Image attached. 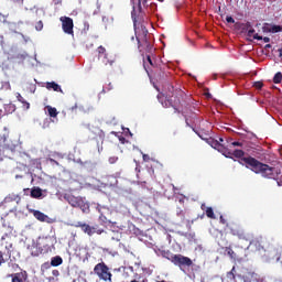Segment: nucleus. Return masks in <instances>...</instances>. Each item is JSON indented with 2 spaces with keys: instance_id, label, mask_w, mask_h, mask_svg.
Listing matches in <instances>:
<instances>
[{
  "instance_id": "obj_1",
  "label": "nucleus",
  "mask_w": 282,
  "mask_h": 282,
  "mask_svg": "<svg viewBox=\"0 0 282 282\" xmlns=\"http://www.w3.org/2000/svg\"><path fill=\"white\" fill-rule=\"evenodd\" d=\"M131 17L133 21L135 39L138 41L139 52L141 54H144V52L145 54H151V52H153V44H151V34H149V30H147V26L142 24V19L135 12V7H133Z\"/></svg>"
},
{
  "instance_id": "obj_2",
  "label": "nucleus",
  "mask_w": 282,
  "mask_h": 282,
  "mask_svg": "<svg viewBox=\"0 0 282 282\" xmlns=\"http://www.w3.org/2000/svg\"><path fill=\"white\" fill-rule=\"evenodd\" d=\"M242 162H245L246 169H250V171L265 180H275L276 182L281 180V171L276 170V167L262 163L252 156L242 159Z\"/></svg>"
},
{
  "instance_id": "obj_3",
  "label": "nucleus",
  "mask_w": 282,
  "mask_h": 282,
  "mask_svg": "<svg viewBox=\"0 0 282 282\" xmlns=\"http://www.w3.org/2000/svg\"><path fill=\"white\" fill-rule=\"evenodd\" d=\"M164 95L159 94L158 95V100L159 102H161L162 107H164L165 109H169L170 107L174 108V113H180V109H177V107H180L181 100H180V96L177 95H167L165 97V100H163Z\"/></svg>"
},
{
  "instance_id": "obj_4",
  "label": "nucleus",
  "mask_w": 282,
  "mask_h": 282,
  "mask_svg": "<svg viewBox=\"0 0 282 282\" xmlns=\"http://www.w3.org/2000/svg\"><path fill=\"white\" fill-rule=\"evenodd\" d=\"M94 273L100 281H112L113 274L109 270V267L105 262H99L94 268Z\"/></svg>"
},
{
  "instance_id": "obj_5",
  "label": "nucleus",
  "mask_w": 282,
  "mask_h": 282,
  "mask_svg": "<svg viewBox=\"0 0 282 282\" xmlns=\"http://www.w3.org/2000/svg\"><path fill=\"white\" fill-rule=\"evenodd\" d=\"M70 226L73 228H80V230H83L85 235H88V237H93V235H102L105 232L104 229H97L96 227L83 221L73 223Z\"/></svg>"
},
{
  "instance_id": "obj_6",
  "label": "nucleus",
  "mask_w": 282,
  "mask_h": 282,
  "mask_svg": "<svg viewBox=\"0 0 282 282\" xmlns=\"http://www.w3.org/2000/svg\"><path fill=\"white\" fill-rule=\"evenodd\" d=\"M97 52H98V59L101 61V63H104L105 65H110L111 67L116 63V57H113L112 55H109L105 46H98Z\"/></svg>"
},
{
  "instance_id": "obj_7",
  "label": "nucleus",
  "mask_w": 282,
  "mask_h": 282,
  "mask_svg": "<svg viewBox=\"0 0 282 282\" xmlns=\"http://www.w3.org/2000/svg\"><path fill=\"white\" fill-rule=\"evenodd\" d=\"M172 263L182 270V268H191L193 260L182 254H175Z\"/></svg>"
},
{
  "instance_id": "obj_8",
  "label": "nucleus",
  "mask_w": 282,
  "mask_h": 282,
  "mask_svg": "<svg viewBox=\"0 0 282 282\" xmlns=\"http://www.w3.org/2000/svg\"><path fill=\"white\" fill-rule=\"evenodd\" d=\"M59 21L62 22L63 32L74 36V20L69 17H62Z\"/></svg>"
},
{
  "instance_id": "obj_9",
  "label": "nucleus",
  "mask_w": 282,
  "mask_h": 282,
  "mask_svg": "<svg viewBox=\"0 0 282 282\" xmlns=\"http://www.w3.org/2000/svg\"><path fill=\"white\" fill-rule=\"evenodd\" d=\"M67 202L70 206H73V208H83V206H85V200H83V198L80 197H76V196H67Z\"/></svg>"
},
{
  "instance_id": "obj_10",
  "label": "nucleus",
  "mask_w": 282,
  "mask_h": 282,
  "mask_svg": "<svg viewBox=\"0 0 282 282\" xmlns=\"http://www.w3.org/2000/svg\"><path fill=\"white\" fill-rule=\"evenodd\" d=\"M250 246L254 248V250H258V252H261L265 250V240H263V238H254L250 241Z\"/></svg>"
},
{
  "instance_id": "obj_11",
  "label": "nucleus",
  "mask_w": 282,
  "mask_h": 282,
  "mask_svg": "<svg viewBox=\"0 0 282 282\" xmlns=\"http://www.w3.org/2000/svg\"><path fill=\"white\" fill-rule=\"evenodd\" d=\"M10 276L12 279L11 282H30V281H28V272L26 271L12 273Z\"/></svg>"
},
{
  "instance_id": "obj_12",
  "label": "nucleus",
  "mask_w": 282,
  "mask_h": 282,
  "mask_svg": "<svg viewBox=\"0 0 282 282\" xmlns=\"http://www.w3.org/2000/svg\"><path fill=\"white\" fill-rule=\"evenodd\" d=\"M247 28H249L247 36L250 39H254L256 41H263V36H260L258 33H254V29H252V25L250 23H247Z\"/></svg>"
},
{
  "instance_id": "obj_13",
  "label": "nucleus",
  "mask_w": 282,
  "mask_h": 282,
  "mask_svg": "<svg viewBox=\"0 0 282 282\" xmlns=\"http://www.w3.org/2000/svg\"><path fill=\"white\" fill-rule=\"evenodd\" d=\"M46 89H48V91H59L61 94H63V89L61 88V85L56 84V82H47L45 84Z\"/></svg>"
},
{
  "instance_id": "obj_14",
  "label": "nucleus",
  "mask_w": 282,
  "mask_h": 282,
  "mask_svg": "<svg viewBox=\"0 0 282 282\" xmlns=\"http://www.w3.org/2000/svg\"><path fill=\"white\" fill-rule=\"evenodd\" d=\"M33 217H35L37 221H47L50 219V216L43 214L41 210H33Z\"/></svg>"
},
{
  "instance_id": "obj_15",
  "label": "nucleus",
  "mask_w": 282,
  "mask_h": 282,
  "mask_svg": "<svg viewBox=\"0 0 282 282\" xmlns=\"http://www.w3.org/2000/svg\"><path fill=\"white\" fill-rule=\"evenodd\" d=\"M31 197L33 199H41V197H43V189H41V187H33L31 189Z\"/></svg>"
},
{
  "instance_id": "obj_16",
  "label": "nucleus",
  "mask_w": 282,
  "mask_h": 282,
  "mask_svg": "<svg viewBox=\"0 0 282 282\" xmlns=\"http://www.w3.org/2000/svg\"><path fill=\"white\" fill-rule=\"evenodd\" d=\"M232 155L234 158H238V160H240L239 164H246V162L243 161V159H246V156H243L246 155V152H243V150H235L232 152Z\"/></svg>"
},
{
  "instance_id": "obj_17",
  "label": "nucleus",
  "mask_w": 282,
  "mask_h": 282,
  "mask_svg": "<svg viewBox=\"0 0 282 282\" xmlns=\"http://www.w3.org/2000/svg\"><path fill=\"white\" fill-rule=\"evenodd\" d=\"M52 268H58V265H63V258L61 256H55L51 259Z\"/></svg>"
},
{
  "instance_id": "obj_18",
  "label": "nucleus",
  "mask_w": 282,
  "mask_h": 282,
  "mask_svg": "<svg viewBox=\"0 0 282 282\" xmlns=\"http://www.w3.org/2000/svg\"><path fill=\"white\" fill-rule=\"evenodd\" d=\"M225 251L227 252L228 257L232 259L234 261H239V256L236 254V252L230 247H226Z\"/></svg>"
},
{
  "instance_id": "obj_19",
  "label": "nucleus",
  "mask_w": 282,
  "mask_h": 282,
  "mask_svg": "<svg viewBox=\"0 0 282 282\" xmlns=\"http://www.w3.org/2000/svg\"><path fill=\"white\" fill-rule=\"evenodd\" d=\"M263 31L272 32V34H276L279 32H282V26L281 25H272V28H270V29L263 28Z\"/></svg>"
},
{
  "instance_id": "obj_20",
  "label": "nucleus",
  "mask_w": 282,
  "mask_h": 282,
  "mask_svg": "<svg viewBox=\"0 0 282 282\" xmlns=\"http://www.w3.org/2000/svg\"><path fill=\"white\" fill-rule=\"evenodd\" d=\"M46 109H47L48 116L51 118H56L58 116V110H56V108H54L52 106H46Z\"/></svg>"
},
{
  "instance_id": "obj_21",
  "label": "nucleus",
  "mask_w": 282,
  "mask_h": 282,
  "mask_svg": "<svg viewBox=\"0 0 282 282\" xmlns=\"http://www.w3.org/2000/svg\"><path fill=\"white\" fill-rule=\"evenodd\" d=\"M162 256L164 259H167V261H171V263H173V260L175 259V254H173L171 251H163Z\"/></svg>"
},
{
  "instance_id": "obj_22",
  "label": "nucleus",
  "mask_w": 282,
  "mask_h": 282,
  "mask_svg": "<svg viewBox=\"0 0 282 282\" xmlns=\"http://www.w3.org/2000/svg\"><path fill=\"white\" fill-rule=\"evenodd\" d=\"M206 213V217H208V219H215V212L213 210V207H207L205 209Z\"/></svg>"
},
{
  "instance_id": "obj_23",
  "label": "nucleus",
  "mask_w": 282,
  "mask_h": 282,
  "mask_svg": "<svg viewBox=\"0 0 282 282\" xmlns=\"http://www.w3.org/2000/svg\"><path fill=\"white\" fill-rule=\"evenodd\" d=\"M230 235H232L234 237H241V231H239V227L238 226L231 227Z\"/></svg>"
},
{
  "instance_id": "obj_24",
  "label": "nucleus",
  "mask_w": 282,
  "mask_h": 282,
  "mask_svg": "<svg viewBox=\"0 0 282 282\" xmlns=\"http://www.w3.org/2000/svg\"><path fill=\"white\" fill-rule=\"evenodd\" d=\"M148 0H138L139 14H142V8H147Z\"/></svg>"
},
{
  "instance_id": "obj_25",
  "label": "nucleus",
  "mask_w": 282,
  "mask_h": 282,
  "mask_svg": "<svg viewBox=\"0 0 282 282\" xmlns=\"http://www.w3.org/2000/svg\"><path fill=\"white\" fill-rule=\"evenodd\" d=\"M17 99L19 100V102H22V105H24V107H26V109H29L30 102L25 101V98H23V96H21V94L17 93Z\"/></svg>"
},
{
  "instance_id": "obj_26",
  "label": "nucleus",
  "mask_w": 282,
  "mask_h": 282,
  "mask_svg": "<svg viewBox=\"0 0 282 282\" xmlns=\"http://www.w3.org/2000/svg\"><path fill=\"white\" fill-rule=\"evenodd\" d=\"M220 152L223 153V155H225V158H231L232 159V152L226 148H221Z\"/></svg>"
},
{
  "instance_id": "obj_27",
  "label": "nucleus",
  "mask_w": 282,
  "mask_h": 282,
  "mask_svg": "<svg viewBox=\"0 0 282 282\" xmlns=\"http://www.w3.org/2000/svg\"><path fill=\"white\" fill-rule=\"evenodd\" d=\"M281 80H282V74H281V72H279V73H276V74L274 75V77H273V83H274L275 85H279V83H281Z\"/></svg>"
},
{
  "instance_id": "obj_28",
  "label": "nucleus",
  "mask_w": 282,
  "mask_h": 282,
  "mask_svg": "<svg viewBox=\"0 0 282 282\" xmlns=\"http://www.w3.org/2000/svg\"><path fill=\"white\" fill-rule=\"evenodd\" d=\"M212 147L213 149H217L218 151H221V149H224V145H221L219 141H212Z\"/></svg>"
},
{
  "instance_id": "obj_29",
  "label": "nucleus",
  "mask_w": 282,
  "mask_h": 282,
  "mask_svg": "<svg viewBox=\"0 0 282 282\" xmlns=\"http://www.w3.org/2000/svg\"><path fill=\"white\" fill-rule=\"evenodd\" d=\"M99 221H101V224H111V221L107 219V216H105V214H100Z\"/></svg>"
},
{
  "instance_id": "obj_30",
  "label": "nucleus",
  "mask_w": 282,
  "mask_h": 282,
  "mask_svg": "<svg viewBox=\"0 0 282 282\" xmlns=\"http://www.w3.org/2000/svg\"><path fill=\"white\" fill-rule=\"evenodd\" d=\"M227 279H229V281H237V276L232 271L227 272Z\"/></svg>"
},
{
  "instance_id": "obj_31",
  "label": "nucleus",
  "mask_w": 282,
  "mask_h": 282,
  "mask_svg": "<svg viewBox=\"0 0 282 282\" xmlns=\"http://www.w3.org/2000/svg\"><path fill=\"white\" fill-rule=\"evenodd\" d=\"M8 261V259H6L3 251L0 250V268L1 265H3V263H6Z\"/></svg>"
},
{
  "instance_id": "obj_32",
  "label": "nucleus",
  "mask_w": 282,
  "mask_h": 282,
  "mask_svg": "<svg viewBox=\"0 0 282 282\" xmlns=\"http://www.w3.org/2000/svg\"><path fill=\"white\" fill-rule=\"evenodd\" d=\"M253 87L256 89H262L263 88V82H254Z\"/></svg>"
},
{
  "instance_id": "obj_33",
  "label": "nucleus",
  "mask_w": 282,
  "mask_h": 282,
  "mask_svg": "<svg viewBox=\"0 0 282 282\" xmlns=\"http://www.w3.org/2000/svg\"><path fill=\"white\" fill-rule=\"evenodd\" d=\"M48 162L52 164V166H61V163H58V161H56L52 158L48 159Z\"/></svg>"
},
{
  "instance_id": "obj_34",
  "label": "nucleus",
  "mask_w": 282,
  "mask_h": 282,
  "mask_svg": "<svg viewBox=\"0 0 282 282\" xmlns=\"http://www.w3.org/2000/svg\"><path fill=\"white\" fill-rule=\"evenodd\" d=\"M35 30H37L39 32H41V30H43V21H39L35 25Z\"/></svg>"
},
{
  "instance_id": "obj_35",
  "label": "nucleus",
  "mask_w": 282,
  "mask_h": 282,
  "mask_svg": "<svg viewBox=\"0 0 282 282\" xmlns=\"http://www.w3.org/2000/svg\"><path fill=\"white\" fill-rule=\"evenodd\" d=\"M108 162H109V164H116V162H118V156H110L108 159Z\"/></svg>"
},
{
  "instance_id": "obj_36",
  "label": "nucleus",
  "mask_w": 282,
  "mask_h": 282,
  "mask_svg": "<svg viewBox=\"0 0 282 282\" xmlns=\"http://www.w3.org/2000/svg\"><path fill=\"white\" fill-rule=\"evenodd\" d=\"M51 267H52V262L51 263L50 262H45V263L42 264V268H44V270H50Z\"/></svg>"
},
{
  "instance_id": "obj_37",
  "label": "nucleus",
  "mask_w": 282,
  "mask_h": 282,
  "mask_svg": "<svg viewBox=\"0 0 282 282\" xmlns=\"http://www.w3.org/2000/svg\"><path fill=\"white\" fill-rule=\"evenodd\" d=\"M226 21H227V23H235V18L228 15V17L226 18Z\"/></svg>"
},
{
  "instance_id": "obj_38",
  "label": "nucleus",
  "mask_w": 282,
  "mask_h": 282,
  "mask_svg": "<svg viewBox=\"0 0 282 282\" xmlns=\"http://www.w3.org/2000/svg\"><path fill=\"white\" fill-rule=\"evenodd\" d=\"M231 147H243V143L239 142V141H234L231 143Z\"/></svg>"
},
{
  "instance_id": "obj_39",
  "label": "nucleus",
  "mask_w": 282,
  "mask_h": 282,
  "mask_svg": "<svg viewBox=\"0 0 282 282\" xmlns=\"http://www.w3.org/2000/svg\"><path fill=\"white\" fill-rule=\"evenodd\" d=\"M79 208L83 210V213H86V210H89V204L85 203V206H82Z\"/></svg>"
},
{
  "instance_id": "obj_40",
  "label": "nucleus",
  "mask_w": 282,
  "mask_h": 282,
  "mask_svg": "<svg viewBox=\"0 0 282 282\" xmlns=\"http://www.w3.org/2000/svg\"><path fill=\"white\" fill-rule=\"evenodd\" d=\"M63 0H53V6H62Z\"/></svg>"
},
{
  "instance_id": "obj_41",
  "label": "nucleus",
  "mask_w": 282,
  "mask_h": 282,
  "mask_svg": "<svg viewBox=\"0 0 282 282\" xmlns=\"http://www.w3.org/2000/svg\"><path fill=\"white\" fill-rule=\"evenodd\" d=\"M151 156L149 154H143V162H150Z\"/></svg>"
},
{
  "instance_id": "obj_42",
  "label": "nucleus",
  "mask_w": 282,
  "mask_h": 282,
  "mask_svg": "<svg viewBox=\"0 0 282 282\" xmlns=\"http://www.w3.org/2000/svg\"><path fill=\"white\" fill-rule=\"evenodd\" d=\"M52 274L53 276H61V272L56 269L52 271Z\"/></svg>"
},
{
  "instance_id": "obj_43",
  "label": "nucleus",
  "mask_w": 282,
  "mask_h": 282,
  "mask_svg": "<svg viewBox=\"0 0 282 282\" xmlns=\"http://www.w3.org/2000/svg\"><path fill=\"white\" fill-rule=\"evenodd\" d=\"M119 142H120L121 144H124V143L127 142V139H126L124 137L120 135V137H119Z\"/></svg>"
},
{
  "instance_id": "obj_44",
  "label": "nucleus",
  "mask_w": 282,
  "mask_h": 282,
  "mask_svg": "<svg viewBox=\"0 0 282 282\" xmlns=\"http://www.w3.org/2000/svg\"><path fill=\"white\" fill-rule=\"evenodd\" d=\"M147 61L150 65L153 66V59H151V55H147Z\"/></svg>"
},
{
  "instance_id": "obj_45",
  "label": "nucleus",
  "mask_w": 282,
  "mask_h": 282,
  "mask_svg": "<svg viewBox=\"0 0 282 282\" xmlns=\"http://www.w3.org/2000/svg\"><path fill=\"white\" fill-rule=\"evenodd\" d=\"M6 239H8V234H4V235L1 237V241H6Z\"/></svg>"
},
{
  "instance_id": "obj_46",
  "label": "nucleus",
  "mask_w": 282,
  "mask_h": 282,
  "mask_svg": "<svg viewBox=\"0 0 282 282\" xmlns=\"http://www.w3.org/2000/svg\"><path fill=\"white\" fill-rule=\"evenodd\" d=\"M262 41H264V43H270V37H262Z\"/></svg>"
},
{
  "instance_id": "obj_47",
  "label": "nucleus",
  "mask_w": 282,
  "mask_h": 282,
  "mask_svg": "<svg viewBox=\"0 0 282 282\" xmlns=\"http://www.w3.org/2000/svg\"><path fill=\"white\" fill-rule=\"evenodd\" d=\"M272 47V44H265L264 48L270 50Z\"/></svg>"
},
{
  "instance_id": "obj_48",
  "label": "nucleus",
  "mask_w": 282,
  "mask_h": 282,
  "mask_svg": "<svg viewBox=\"0 0 282 282\" xmlns=\"http://www.w3.org/2000/svg\"><path fill=\"white\" fill-rule=\"evenodd\" d=\"M220 224H226V220L224 219V216H220Z\"/></svg>"
},
{
  "instance_id": "obj_49",
  "label": "nucleus",
  "mask_w": 282,
  "mask_h": 282,
  "mask_svg": "<svg viewBox=\"0 0 282 282\" xmlns=\"http://www.w3.org/2000/svg\"><path fill=\"white\" fill-rule=\"evenodd\" d=\"M155 164H156V166H161V169H163L164 167V165H162L160 162H155Z\"/></svg>"
},
{
  "instance_id": "obj_50",
  "label": "nucleus",
  "mask_w": 282,
  "mask_h": 282,
  "mask_svg": "<svg viewBox=\"0 0 282 282\" xmlns=\"http://www.w3.org/2000/svg\"><path fill=\"white\" fill-rule=\"evenodd\" d=\"M200 208L202 210H206V204H202Z\"/></svg>"
},
{
  "instance_id": "obj_51",
  "label": "nucleus",
  "mask_w": 282,
  "mask_h": 282,
  "mask_svg": "<svg viewBox=\"0 0 282 282\" xmlns=\"http://www.w3.org/2000/svg\"><path fill=\"white\" fill-rule=\"evenodd\" d=\"M32 94H34V91H36V85L33 86V90H31Z\"/></svg>"
},
{
  "instance_id": "obj_52",
  "label": "nucleus",
  "mask_w": 282,
  "mask_h": 282,
  "mask_svg": "<svg viewBox=\"0 0 282 282\" xmlns=\"http://www.w3.org/2000/svg\"><path fill=\"white\" fill-rule=\"evenodd\" d=\"M278 52H279L280 56H282V48H279Z\"/></svg>"
},
{
  "instance_id": "obj_53",
  "label": "nucleus",
  "mask_w": 282,
  "mask_h": 282,
  "mask_svg": "<svg viewBox=\"0 0 282 282\" xmlns=\"http://www.w3.org/2000/svg\"><path fill=\"white\" fill-rule=\"evenodd\" d=\"M57 158H59L61 160H63V155H61V154H57Z\"/></svg>"
},
{
  "instance_id": "obj_54",
  "label": "nucleus",
  "mask_w": 282,
  "mask_h": 282,
  "mask_svg": "<svg viewBox=\"0 0 282 282\" xmlns=\"http://www.w3.org/2000/svg\"><path fill=\"white\" fill-rule=\"evenodd\" d=\"M231 272H232V274H235V267H232Z\"/></svg>"
},
{
  "instance_id": "obj_55",
  "label": "nucleus",
  "mask_w": 282,
  "mask_h": 282,
  "mask_svg": "<svg viewBox=\"0 0 282 282\" xmlns=\"http://www.w3.org/2000/svg\"><path fill=\"white\" fill-rule=\"evenodd\" d=\"M219 142H224V138H219Z\"/></svg>"
},
{
  "instance_id": "obj_56",
  "label": "nucleus",
  "mask_w": 282,
  "mask_h": 282,
  "mask_svg": "<svg viewBox=\"0 0 282 282\" xmlns=\"http://www.w3.org/2000/svg\"><path fill=\"white\" fill-rule=\"evenodd\" d=\"M141 184H147V182H142Z\"/></svg>"
},
{
  "instance_id": "obj_57",
  "label": "nucleus",
  "mask_w": 282,
  "mask_h": 282,
  "mask_svg": "<svg viewBox=\"0 0 282 282\" xmlns=\"http://www.w3.org/2000/svg\"><path fill=\"white\" fill-rule=\"evenodd\" d=\"M202 219H204V214L202 215Z\"/></svg>"
},
{
  "instance_id": "obj_58",
  "label": "nucleus",
  "mask_w": 282,
  "mask_h": 282,
  "mask_svg": "<svg viewBox=\"0 0 282 282\" xmlns=\"http://www.w3.org/2000/svg\"><path fill=\"white\" fill-rule=\"evenodd\" d=\"M0 17H3V15L0 13Z\"/></svg>"
},
{
  "instance_id": "obj_59",
  "label": "nucleus",
  "mask_w": 282,
  "mask_h": 282,
  "mask_svg": "<svg viewBox=\"0 0 282 282\" xmlns=\"http://www.w3.org/2000/svg\"><path fill=\"white\" fill-rule=\"evenodd\" d=\"M159 1H164V0H159Z\"/></svg>"
}]
</instances>
